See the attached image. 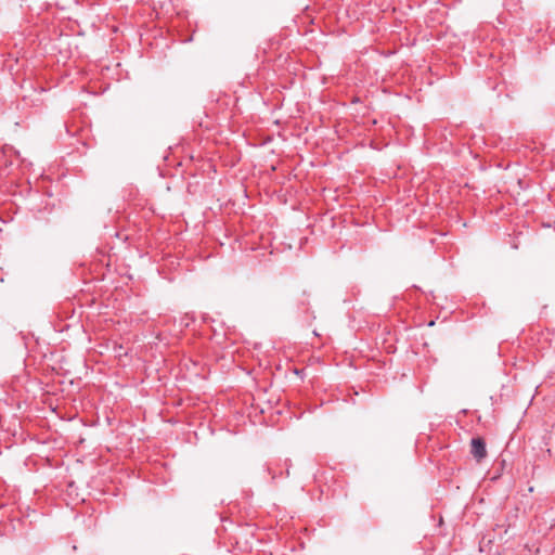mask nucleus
I'll list each match as a JSON object with an SVG mask.
<instances>
[{"label":"nucleus","mask_w":555,"mask_h":555,"mask_svg":"<svg viewBox=\"0 0 555 555\" xmlns=\"http://www.w3.org/2000/svg\"><path fill=\"white\" fill-rule=\"evenodd\" d=\"M470 453L477 462H480L487 456L486 442L480 437H475L470 441Z\"/></svg>","instance_id":"nucleus-1"}]
</instances>
